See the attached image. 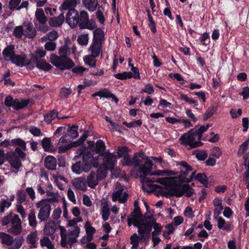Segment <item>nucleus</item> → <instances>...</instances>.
<instances>
[{"mask_svg": "<svg viewBox=\"0 0 249 249\" xmlns=\"http://www.w3.org/2000/svg\"><path fill=\"white\" fill-rule=\"evenodd\" d=\"M177 165L180 166V174L178 178L176 177L159 178L156 181L168 188V194L171 196L181 197L185 195L187 197H190L194 193V189L188 184H182L186 182V177L193 169L185 161L178 162Z\"/></svg>", "mask_w": 249, "mask_h": 249, "instance_id": "f257e3e1", "label": "nucleus"}, {"mask_svg": "<svg viewBox=\"0 0 249 249\" xmlns=\"http://www.w3.org/2000/svg\"><path fill=\"white\" fill-rule=\"evenodd\" d=\"M65 20L71 28L78 26L80 29L92 30L96 27L95 21L90 20L88 13L84 10L79 13L75 9H70L66 14Z\"/></svg>", "mask_w": 249, "mask_h": 249, "instance_id": "f03ea898", "label": "nucleus"}, {"mask_svg": "<svg viewBox=\"0 0 249 249\" xmlns=\"http://www.w3.org/2000/svg\"><path fill=\"white\" fill-rule=\"evenodd\" d=\"M79 156H82V160H80L71 166V169L74 173L80 174L83 172H88L93 166V157L91 152L86 150H80Z\"/></svg>", "mask_w": 249, "mask_h": 249, "instance_id": "7ed1b4c3", "label": "nucleus"}, {"mask_svg": "<svg viewBox=\"0 0 249 249\" xmlns=\"http://www.w3.org/2000/svg\"><path fill=\"white\" fill-rule=\"evenodd\" d=\"M138 232L140 236H138L136 233H134L130 237L131 244L132 245V249H137L140 240H147L149 238L151 231V226L149 224H143V226L137 227Z\"/></svg>", "mask_w": 249, "mask_h": 249, "instance_id": "20e7f679", "label": "nucleus"}, {"mask_svg": "<svg viewBox=\"0 0 249 249\" xmlns=\"http://www.w3.org/2000/svg\"><path fill=\"white\" fill-rule=\"evenodd\" d=\"M196 128H193L189 131L188 133L182 135L179 139L181 144L185 145H188L189 146V149L202 145L203 143L200 142V140L195 141L197 140V135L196 134Z\"/></svg>", "mask_w": 249, "mask_h": 249, "instance_id": "39448f33", "label": "nucleus"}, {"mask_svg": "<svg viewBox=\"0 0 249 249\" xmlns=\"http://www.w3.org/2000/svg\"><path fill=\"white\" fill-rule=\"evenodd\" d=\"M153 165V164L152 161L151 160L148 159L147 157H146V160L143 161V163L140 166L139 168L140 172L142 173V175L141 177V178L142 179V182L145 183H149L148 184V186L151 185V183L155 182L159 183L156 180L160 178H155L154 177L149 178L146 177L147 175H150V174L152 173L151 170L152 169Z\"/></svg>", "mask_w": 249, "mask_h": 249, "instance_id": "423d86ee", "label": "nucleus"}, {"mask_svg": "<svg viewBox=\"0 0 249 249\" xmlns=\"http://www.w3.org/2000/svg\"><path fill=\"white\" fill-rule=\"evenodd\" d=\"M51 199H43L36 204V207L39 209L37 215L41 222L47 221L50 216L51 210L50 202Z\"/></svg>", "mask_w": 249, "mask_h": 249, "instance_id": "0eeeda50", "label": "nucleus"}, {"mask_svg": "<svg viewBox=\"0 0 249 249\" xmlns=\"http://www.w3.org/2000/svg\"><path fill=\"white\" fill-rule=\"evenodd\" d=\"M52 64L61 70L70 69L74 66L73 62L68 57H58L55 54L51 55Z\"/></svg>", "mask_w": 249, "mask_h": 249, "instance_id": "6e6552de", "label": "nucleus"}, {"mask_svg": "<svg viewBox=\"0 0 249 249\" xmlns=\"http://www.w3.org/2000/svg\"><path fill=\"white\" fill-rule=\"evenodd\" d=\"M106 177V172L102 169H98L96 172L91 171L87 176V183L91 188H95L98 184L99 181Z\"/></svg>", "mask_w": 249, "mask_h": 249, "instance_id": "1a4fd4ad", "label": "nucleus"}, {"mask_svg": "<svg viewBox=\"0 0 249 249\" xmlns=\"http://www.w3.org/2000/svg\"><path fill=\"white\" fill-rule=\"evenodd\" d=\"M35 64L37 68L44 71H48L52 68V66L45 60L38 58L37 56L32 54L31 59L26 63V66L32 70L35 68Z\"/></svg>", "mask_w": 249, "mask_h": 249, "instance_id": "9d476101", "label": "nucleus"}, {"mask_svg": "<svg viewBox=\"0 0 249 249\" xmlns=\"http://www.w3.org/2000/svg\"><path fill=\"white\" fill-rule=\"evenodd\" d=\"M35 17L39 25L37 27L38 31L46 32L49 30V27L46 25L47 18L45 15L42 8H37L35 13Z\"/></svg>", "mask_w": 249, "mask_h": 249, "instance_id": "9b49d317", "label": "nucleus"}, {"mask_svg": "<svg viewBox=\"0 0 249 249\" xmlns=\"http://www.w3.org/2000/svg\"><path fill=\"white\" fill-rule=\"evenodd\" d=\"M116 189L118 190L112 195V200L114 202L118 200L121 203L125 202L127 200L128 194L126 192H124V187L117 183Z\"/></svg>", "mask_w": 249, "mask_h": 249, "instance_id": "f8f14e48", "label": "nucleus"}, {"mask_svg": "<svg viewBox=\"0 0 249 249\" xmlns=\"http://www.w3.org/2000/svg\"><path fill=\"white\" fill-rule=\"evenodd\" d=\"M11 226L8 231L14 235H19L22 231L21 221L18 214H14L11 222Z\"/></svg>", "mask_w": 249, "mask_h": 249, "instance_id": "ddd939ff", "label": "nucleus"}, {"mask_svg": "<svg viewBox=\"0 0 249 249\" xmlns=\"http://www.w3.org/2000/svg\"><path fill=\"white\" fill-rule=\"evenodd\" d=\"M11 143L13 145H18L20 147V148L17 147L15 149V152L12 153H15V155L18 158L24 159L26 157V154L23 152V150L25 151L26 149L25 142L20 139H15L12 140Z\"/></svg>", "mask_w": 249, "mask_h": 249, "instance_id": "4468645a", "label": "nucleus"}, {"mask_svg": "<svg viewBox=\"0 0 249 249\" xmlns=\"http://www.w3.org/2000/svg\"><path fill=\"white\" fill-rule=\"evenodd\" d=\"M131 216L132 217L133 225L136 227L143 226L144 222L143 215H142L140 209L134 208L131 213Z\"/></svg>", "mask_w": 249, "mask_h": 249, "instance_id": "2eb2a0df", "label": "nucleus"}, {"mask_svg": "<svg viewBox=\"0 0 249 249\" xmlns=\"http://www.w3.org/2000/svg\"><path fill=\"white\" fill-rule=\"evenodd\" d=\"M102 156L104 157L103 164L105 169H112L117 162L116 156L109 153H105Z\"/></svg>", "mask_w": 249, "mask_h": 249, "instance_id": "dca6fc26", "label": "nucleus"}, {"mask_svg": "<svg viewBox=\"0 0 249 249\" xmlns=\"http://www.w3.org/2000/svg\"><path fill=\"white\" fill-rule=\"evenodd\" d=\"M23 24L24 36L30 39L34 38L36 35L37 32L36 28L34 27L32 23L27 21L23 22Z\"/></svg>", "mask_w": 249, "mask_h": 249, "instance_id": "f3484780", "label": "nucleus"}, {"mask_svg": "<svg viewBox=\"0 0 249 249\" xmlns=\"http://www.w3.org/2000/svg\"><path fill=\"white\" fill-rule=\"evenodd\" d=\"M21 0H10L9 2L8 8L10 10L19 11L22 8L27 9L29 6L28 1H23L21 3Z\"/></svg>", "mask_w": 249, "mask_h": 249, "instance_id": "a211bd4d", "label": "nucleus"}, {"mask_svg": "<svg viewBox=\"0 0 249 249\" xmlns=\"http://www.w3.org/2000/svg\"><path fill=\"white\" fill-rule=\"evenodd\" d=\"M57 229L55 222L50 220L45 225L44 228V233L45 235L51 236L52 239H54V233Z\"/></svg>", "mask_w": 249, "mask_h": 249, "instance_id": "6ab92c4d", "label": "nucleus"}, {"mask_svg": "<svg viewBox=\"0 0 249 249\" xmlns=\"http://www.w3.org/2000/svg\"><path fill=\"white\" fill-rule=\"evenodd\" d=\"M15 46L10 45L7 46L2 52V55L4 60L6 61H11L16 55L15 52Z\"/></svg>", "mask_w": 249, "mask_h": 249, "instance_id": "aec40b11", "label": "nucleus"}, {"mask_svg": "<svg viewBox=\"0 0 249 249\" xmlns=\"http://www.w3.org/2000/svg\"><path fill=\"white\" fill-rule=\"evenodd\" d=\"M102 44L92 42L88 49V51L93 56L98 57L100 54H102Z\"/></svg>", "mask_w": 249, "mask_h": 249, "instance_id": "412c9836", "label": "nucleus"}, {"mask_svg": "<svg viewBox=\"0 0 249 249\" xmlns=\"http://www.w3.org/2000/svg\"><path fill=\"white\" fill-rule=\"evenodd\" d=\"M71 183L77 190L85 191L87 189L84 178H75L72 180Z\"/></svg>", "mask_w": 249, "mask_h": 249, "instance_id": "4be33fe9", "label": "nucleus"}, {"mask_svg": "<svg viewBox=\"0 0 249 249\" xmlns=\"http://www.w3.org/2000/svg\"><path fill=\"white\" fill-rule=\"evenodd\" d=\"M7 158L11 166L16 169H18L21 166V161L15 155V153H10L8 154Z\"/></svg>", "mask_w": 249, "mask_h": 249, "instance_id": "5701e85b", "label": "nucleus"}, {"mask_svg": "<svg viewBox=\"0 0 249 249\" xmlns=\"http://www.w3.org/2000/svg\"><path fill=\"white\" fill-rule=\"evenodd\" d=\"M105 40L104 31L101 28H97L93 32V39L92 42L102 44Z\"/></svg>", "mask_w": 249, "mask_h": 249, "instance_id": "b1692460", "label": "nucleus"}, {"mask_svg": "<svg viewBox=\"0 0 249 249\" xmlns=\"http://www.w3.org/2000/svg\"><path fill=\"white\" fill-rule=\"evenodd\" d=\"M145 160H146V156L143 152L135 153L133 156L134 166L140 167Z\"/></svg>", "mask_w": 249, "mask_h": 249, "instance_id": "393cba45", "label": "nucleus"}, {"mask_svg": "<svg viewBox=\"0 0 249 249\" xmlns=\"http://www.w3.org/2000/svg\"><path fill=\"white\" fill-rule=\"evenodd\" d=\"M45 167L51 170H54L56 168L57 161L56 159L52 156H47L44 160Z\"/></svg>", "mask_w": 249, "mask_h": 249, "instance_id": "a878e982", "label": "nucleus"}, {"mask_svg": "<svg viewBox=\"0 0 249 249\" xmlns=\"http://www.w3.org/2000/svg\"><path fill=\"white\" fill-rule=\"evenodd\" d=\"M65 17L63 13L60 14L58 17L50 18L49 23L53 27L61 26L64 21Z\"/></svg>", "mask_w": 249, "mask_h": 249, "instance_id": "bb28decb", "label": "nucleus"}, {"mask_svg": "<svg viewBox=\"0 0 249 249\" xmlns=\"http://www.w3.org/2000/svg\"><path fill=\"white\" fill-rule=\"evenodd\" d=\"M149 224L153 227L154 231L152 232V236L159 235L161 231L162 227L159 224L156 222V220L154 218L152 219L151 222L146 221L143 224Z\"/></svg>", "mask_w": 249, "mask_h": 249, "instance_id": "cd10ccee", "label": "nucleus"}, {"mask_svg": "<svg viewBox=\"0 0 249 249\" xmlns=\"http://www.w3.org/2000/svg\"><path fill=\"white\" fill-rule=\"evenodd\" d=\"M77 4V0H65L61 4L60 9L61 11L75 9Z\"/></svg>", "mask_w": 249, "mask_h": 249, "instance_id": "c85d7f7f", "label": "nucleus"}, {"mask_svg": "<svg viewBox=\"0 0 249 249\" xmlns=\"http://www.w3.org/2000/svg\"><path fill=\"white\" fill-rule=\"evenodd\" d=\"M231 224L230 222H226L221 217L217 219V226L219 229L230 231L231 230Z\"/></svg>", "mask_w": 249, "mask_h": 249, "instance_id": "c756f323", "label": "nucleus"}, {"mask_svg": "<svg viewBox=\"0 0 249 249\" xmlns=\"http://www.w3.org/2000/svg\"><path fill=\"white\" fill-rule=\"evenodd\" d=\"M0 239L2 244L8 246L12 245L14 242V238L12 236L3 232H0Z\"/></svg>", "mask_w": 249, "mask_h": 249, "instance_id": "7c9ffc66", "label": "nucleus"}, {"mask_svg": "<svg viewBox=\"0 0 249 249\" xmlns=\"http://www.w3.org/2000/svg\"><path fill=\"white\" fill-rule=\"evenodd\" d=\"M83 5L89 11H94L98 5L97 0H82Z\"/></svg>", "mask_w": 249, "mask_h": 249, "instance_id": "2f4dec72", "label": "nucleus"}, {"mask_svg": "<svg viewBox=\"0 0 249 249\" xmlns=\"http://www.w3.org/2000/svg\"><path fill=\"white\" fill-rule=\"evenodd\" d=\"M102 219L104 221H107L109 216L110 212L108 208V204L107 201L102 203Z\"/></svg>", "mask_w": 249, "mask_h": 249, "instance_id": "473e14b6", "label": "nucleus"}, {"mask_svg": "<svg viewBox=\"0 0 249 249\" xmlns=\"http://www.w3.org/2000/svg\"><path fill=\"white\" fill-rule=\"evenodd\" d=\"M25 58V55L16 54L11 61L18 66L23 67L24 65L26 66V63L24 64Z\"/></svg>", "mask_w": 249, "mask_h": 249, "instance_id": "72a5a7b5", "label": "nucleus"}, {"mask_svg": "<svg viewBox=\"0 0 249 249\" xmlns=\"http://www.w3.org/2000/svg\"><path fill=\"white\" fill-rule=\"evenodd\" d=\"M217 109V107L216 106L214 105H211L203 115V120L206 121L210 118L213 115L214 112L216 111Z\"/></svg>", "mask_w": 249, "mask_h": 249, "instance_id": "f704fd0d", "label": "nucleus"}, {"mask_svg": "<svg viewBox=\"0 0 249 249\" xmlns=\"http://www.w3.org/2000/svg\"><path fill=\"white\" fill-rule=\"evenodd\" d=\"M29 103V100H22L19 101L18 99H15L14 101L13 107L15 110H18L26 107Z\"/></svg>", "mask_w": 249, "mask_h": 249, "instance_id": "c9c22d12", "label": "nucleus"}, {"mask_svg": "<svg viewBox=\"0 0 249 249\" xmlns=\"http://www.w3.org/2000/svg\"><path fill=\"white\" fill-rule=\"evenodd\" d=\"M96 56H93L92 55L89 54L84 56L83 60L85 63L91 67H95L96 60Z\"/></svg>", "mask_w": 249, "mask_h": 249, "instance_id": "e433bc0d", "label": "nucleus"}, {"mask_svg": "<svg viewBox=\"0 0 249 249\" xmlns=\"http://www.w3.org/2000/svg\"><path fill=\"white\" fill-rule=\"evenodd\" d=\"M100 97L112 98V100L116 103H118L119 101V100L116 96L107 89H104L103 90H101Z\"/></svg>", "mask_w": 249, "mask_h": 249, "instance_id": "4c0bfd02", "label": "nucleus"}, {"mask_svg": "<svg viewBox=\"0 0 249 249\" xmlns=\"http://www.w3.org/2000/svg\"><path fill=\"white\" fill-rule=\"evenodd\" d=\"M106 148L105 143L103 141L100 140L97 141L95 144L94 150L97 153L103 155Z\"/></svg>", "mask_w": 249, "mask_h": 249, "instance_id": "58836bf2", "label": "nucleus"}, {"mask_svg": "<svg viewBox=\"0 0 249 249\" xmlns=\"http://www.w3.org/2000/svg\"><path fill=\"white\" fill-rule=\"evenodd\" d=\"M42 247H46L48 249H54V246L47 236H44L40 241Z\"/></svg>", "mask_w": 249, "mask_h": 249, "instance_id": "ea45409f", "label": "nucleus"}, {"mask_svg": "<svg viewBox=\"0 0 249 249\" xmlns=\"http://www.w3.org/2000/svg\"><path fill=\"white\" fill-rule=\"evenodd\" d=\"M28 219L29 225L33 228H36L37 226V221L36 219V216L34 210L32 209L30 210V212L28 214Z\"/></svg>", "mask_w": 249, "mask_h": 249, "instance_id": "a19ab883", "label": "nucleus"}, {"mask_svg": "<svg viewBox=\"0 0 249 249\" xmlns=\"http://www.w3.org/2000/svg\"><path fill=\"white\" fill-rule=\"evenodd\" d=\"M37 239V232L34 231L28 234L27 236V242L32 245V247H35V244Z\"/></svg>", "mask_w": 249, "mask_h": 249, "instance_id": "79ce46f5", "label": "nucleus"}, {"mask_svg": "<svg viewBox=\"0 0 249 249\" xmlns=\"http://www.w3.org/2000/svg\"><path fill=\"white\" fill-rule=\"evenodd\" d=\"M58 115V112L53 110L51 111L49 113L44 116V120L48 124L51 123L52 120L56 118Z\"/></svg>", "mask_w": 249, "mask_h": 249, "instance_id": "37998d69", "label": "nucleus"}, {"mask_svg": "<svg viewBox=\"0 0 249 249\" xmlns=\"http://www.w3.org/2000/svg\"><path fill=\"white\" fill-rule=\"evenodd\" d=\"M24 242V238L22 236L18 237L14 240V244L11 246L10 249H18L22 246Z\"/></svg>", "mask_w": 249, "mask_h": 249, "instance_id": "c03bdc74", "label": "nucleus"}, {"mask_svg": "<svg viewBox=\"0 0 249 249\" xmlns=\"http://www.w3.org/2000/svg\"><path fill=\"white\" fill-rule=\"evenodd\" d=\"M13 35L18 38H21L22 36H24L23 24L21 26H17L14 28Z\"/></svg>", "mask_w": 249, "mask_h": 249, "instance_id": "a18cd8bd", "label": "nucleus"}, {"mask_svg": "<svg viewBox=\"0 0 249 249\" xmlns=\"http://www.w3.org/2000/svg\"><path fill=\"white\" fill-rule=\"evenodd\" d=\"M249 144V138L240 145L237 151L238 157L242 156L247 151Z\"/></svg>", "mask_w": 249, "mask_h": 249, "instance_id": "49530a36", "label": "nucleus"}, {"mask_svg": "<svg viewBox=\"0 0 249 249\" xmlns=\"http://www.w3.org/2000/svg\"><path fill=\"white\" fill-rule=\"evenodd\" d=\"M13 215H14L13 214V212H11L7 215L4 216L0 220L1 225L3 226H5L8 225L9 223H11V222L13 218Z\"/></svg>", "mask_w": 249, "mask_h": 249, "instance_id": "de8ad7c7", "label": "nucleus"}, {"mask_svg": "<svg viewBox=\"0 0 249 249\" xmlns=\"http://www.w3.org/2000/svg\"><path fill=\"white\" fill-rule=\"evenodd\" d=\"M177 173L175 172L168 170H158L154 172H152L150 174V175H156L159 176H169V175H175Z\"/></svg>", "mask_w": 249, "mask_h": 249, "instance_id": "09e8293b", "label": "nucleus"}, {"mask_svg": "<svg viewBox=\"0 0 249 249\" xmlns=\"http://www.w3.org/2000/svg\"><path fill=\"white\" fill-rule=\"evenodd\" d=\"M130 150L126 146L119 147L117 151V156L118 158L124 157L128 154Z\"/></svg>", "mask_w": 249, "mask_h": 249, "instance_id": "8fccbe9b", "label": "nucleus"}, {"mask_svg": "<svg viewBox=\"0 0 249 249\" xmlns=\"http://www.w3.org/2000/svg\"><path fill=\"white\" fill-rule=\"evenodd\" d=\"M78 125H73L72 126L69 125V129L68 130V135L73 139L77 138L78 136Z\"/></svg>", "mask_w": 249, "mask_h": 249, "instance_id": "3c124183", "label": "nucleus"}, {"mask_svg": "<svg viewBox=\"0 0 249 249\" xmlns=\"http://www.w3.org/2000/svg\"><path fill=\"white\" fill-rule=\"evenodd\" d=\"M41 145L44 151H51V140L50 138H44L41 141Z\"/></svg>", "mask_w": 249, "mask_h": 249, "instance_id": "603ef678", "label": "nucleus"}, {"mask_svg": "<svg viewBox=\"0 0 249 249\" xmlns=\"http://www.w3.org/2000/svg\"><path fill=\"white\" fill-rule=\"evenodd\" d=\"M114 76L118 79L124 80L126 78H131L132 77V73L130 71H124L123 73L115 74Z\"/></svg>", "mask_w": 249, "mask_h": 249, "instance_id": "864d4df0", "label": "nucleus"}, {"mask_svg": "<svg viewBox=\"0 0 249 249\" xmlns=\"http://www.w3.org/2000/svg\"><path fill=\"white\" fill-rule=\"evenodd\" d=\"M196 180H198L202 184H203L205 187H207L208 182L205 174L198 173L196 176Z\"/></svg>", "mask_w": 249, "mask_h": 249, "instance_id": "5fc2aeb1", "label": "nucleus"}, {"mask_svg": "<svg viewBox=\"0 0 249 249\" xmlns=\"http://www.w3.org/2000/svg\"><path fill=\"white\" fill-rule=\"evenodd\" d=\"M89 38L88 34H83L78 36L77 42L81 45H87L88 43Z\"/></svg>", "mask_w": 249, "mask_h": 249, "instance_id": "6e6d98bb", "label": "nucleus"}, {"mask_svg": "<svg viewBox=\"0 0 249 249\" xmlns=\"http://www.w3.org/2000/svg\"><path fill=\"white\" fill-rule=\"evenodd\" d=\"M72 92V90L70 88H63L61 89L59 96L62 99L67 98Z\"/></svg>", "mask_w": 249, "mask_h": 249, "instance_id": "4d7b16f0", "label": "nucleus"}, {"mask_svg": "<svg viewBox=\"0 0 249 249\" xmlns=\"http://www.w3.org/2000/svg\"><path fill=\"white\" fill-rule=\"evenodd\" d=\"M85 228L87 234H91L93 235L96 231L95 228L91 226L89 221H86L85 224Z\"/></svg>", "mask_w": 249, "mask_h": 249, "instance_id": "13d9d810", "label": "nucleus"}, {"mask_svg": "<svg viewBox=\"0 0 249 249\" xmlns=\"http://www.w3.org/2000/svg\"><path fill=\"white\" fill-rule=\"evenodd\" d=\"M29 131L36 137H39L43 135L40 129L35 126H31L29 128Z\"/></svg>", "mask_w": 249, "mask_h": 249, "instance_id": "bf43d9fd", "label": "nucleus"}, {"mask_svg": "<svg viewBox=\"0 0 249 249\" xmlns=\"http://www.w3.org/2000/svg\"><path fill=\"white\" fill-rule=\"evenodd\" d=\"M180 98L181 100H184L186 102L190 104H194L195 106H197L198 104L197 101L189 98L186 95L183 93L180 94Z\"/></svg>", "mask_w": 249, "mask_h": 249, "instance_id": "052dcab7", "label": "nucleus"}, {"mask_svg": "<svg viewBox=\"0 0 249 249\" xmlns=\"http://www.w3.org/2000/svg\"><path fill=\"white\" fill-rule=\"evenodd\" d=\"M196 155V158L200 160H204L207 157V154L205 151H195L193 153Z\"/></svg>", "mask_w": 249, "mask_h": 249, "instance_id": "680f3d73", "label": "nucleus"}, {"mask_svg": "<svg viewBox=\"0 0 249 249\" xmlns=\"http://www.w3.org/2000/svg\"><path fill=\"white\" fill-rule=\"evenodd\" d=\"M222 154L221 149L218 147H214L211 150V156L215 159H218Z\"/></svg>", "mask_w": 249, "mask_h": 249, "instance_id": "e2e57ef3", "label": "nucleus"}, {"mask_svg": "<svg viewBox=\"0 0 249 249\" xmlns=\"http://www.w3.org/2000/svg\"><path fill=\"white\" fill-rule=\"evenodd\" d=\"M17 199L20 204L25 202L26 200V193L23 190L19 191L17 194Z\"/></svg>", "mask_w": 249, "mask_h": 249, "instance_id": "0e129e2a", "label": "nucleus"}, {"mask_svg": "<svg viewBox=\"0 0 249 249\" xmlns=\"http://www.w3.org/2000/svg\"><path fill=\"white\" fill-rule=\"evenodd\" d=\"M11 205V203L7 199H2L0 202V213H3L4 212L5 208H8Z\"/></svg>", "mask_w": 249, "mask_h": 249, "instance_id": "69168bd1", "label": "nucleus"}, {"mask_svg": "<svg viewBox=\"0 0 249 249\" xmlns=\"http://www.w3.org/2000/svg\"><path fill=\"white\" fill-rule=\"evenodd\" d=\"M197 127V126H196L194 128H196V134L197 135V140H200L202 138V135L203 133L205 132L207 129L205 127V125H201L199 128H196Z\"/></svg>", "mask_w": 249, "mask_h": 249, "instance_id": "338daca9", "label": "nucleus"}, {"mask_svg": "<svg viewBox=\"0 0 249 249\" xmlns=\"http://www.w3.org/2000/svg\"><path fill=\"white\" fill-rule=\"evenodd\" d=\"M123 165L126 166H133V158L131 159L129 156V154L124 156L123 158Z\"/></svg>", "mask_w": 249, "mask_h": 249, "instance_id": "774afa93", "label": "nucleus"}]
</instances>
